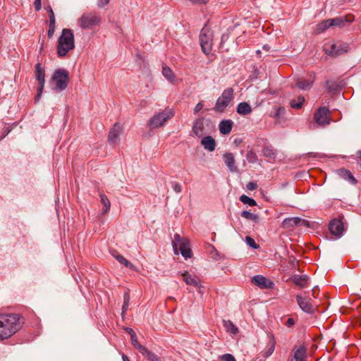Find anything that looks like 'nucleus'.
<instances>
[{
	"instance_id": "nucleus-36",
	"label": "nucleus",
	"mask_w": 361,
	"mask_h": 361,
	"mask_svg": "<svg viewBox=\"0 0 361 361\" xmlns=\"http://www.w3.org/2000/svg\"><path fill=\"white\" fill-rule=\"evenodd\" d=\"M224 326L225 327L227 332L236 334L238 332V328L231 321H224Z\"/></svg>"
},
{
	"instance_id": "nucleus-13",
	"label": "nucleus",
	"mask_w": 361,
	"mask_h": 361,
	"mask_svg": "<svg viewBox=\"0 0 361 361\" xmlns=\"http://www.w3.org/2000/svg\"><path fill=\"white\" fill-rule=\"evenodd\" d=\"M296 300L298 305L304 312L307 313H312L313 312V305L311 298L298 295Z\"/></svg>"
},
{
	"instance_id": "nucleus-26",
	"label": "nucleus",
	"mask_w": 361,
	"mask_h": 361,
	"mask_svg": "<svg viewBox=\"0 0 361 361\" xmlns=\"http://www.w3.org/2000/svg\"><path fill=\"white\" fill-rule=\"evenodd\" d=\"M204 127L203 118L197 119L195 121V122L194 123V125L192 127V130H193L194 133L198 137H202L204 134Z\"/></svg>"
},
{
	"instance_id": "nucleus-47",
	"label": "nucleus",
	"mask_w": 361,
	"mask_h": 361,
	"mask_svg": "<svg viewBox=\"0 0 361 361\" xmlns=\"http://www.w3.org/2000/svg\"><path fill=\"white\" fill-rule=\"evenodd\" d=\"M257 184L255 182H249L246 185V188L248 190H254L257 189Z\"/></svg>"
},
{
	"instance_id": "nucleus-41",
	"label": "nucleus",
	"mask_w": 361,
	"mask_h": 361,
	"mask_svg": "<svg viewBox=\"0 0 361 361\" xmlns=\"http://www.w3.org/2000/svg\"><path fill=\"white\" fill-rule=\"evenodd\" d=\"M240 200L242 202H243L244 204H249L250 206H255L257 204L255 200L249 197L248 196L245 195H243L240 196Z\"/></svg>"
},
{
	"instance_id": "nucleus-38",
	"label": "nucleus",
	"mask_w": 361,
	"mask_h": 361,
	"mask_svg": "<svg viewBox=\"0 0 361 361\" xmlns=\"http://www.w3.org/2000/svg\"><path fill=\"white\" fill-rule=\"evenodd\" d=\"M114 257L119 263L123 264L126 267L133 269V267H134L133 265L128 260H127L123 256H122L121 255H116Z\"/></svg>"
},
{
	"instance_id": "nucleus-20",
	"label": "nucleus",
	"mask_w": 361,
	"mask_h": 361,
	"mask_svg": "<svg viewBox=\"0 0 361 361\" xmlns=\"http://www.w3.org/2000/svg\"><path fill=\"white\" fill-rule=\"evenodd\" d=\"M162 74L166 79H167L170 82L173 84L178 83V78L176 75L174 74L173 71L169 66H163L162 67Z\"/></svg>"
},
{
	"instance_id": "nucleus-44",
	"label": "nucleus",
	"mask_w": 361,
	"mask_h": 361,
	"mask_svg": "<svg viewBox=\"0 0 361 361\" xmlns=\"http://www.w3.org/2000/svg\"><path fill=\"white\" fill-rule=\"evenodd\" d=\"M190 2H191L192 4L199 5V6H203L207 5L209 0H188Z\"/></svg>"
},
{
	"instance_id": "nucleus-28",
	"label": "nucleus",
	"mask_w": 361,
	"mask_h": 361,
	"mask_svg": "<svg viewBox=\"0 0 361 361\" xmlns=\"http://www.w3.org/2000/svg\"><path fill=\"white\" fill-rule=\"evenodd\" d=\"M78 24L82 29L89 28L90 26V14L89 13H84L78 18Z\"/></svg>"
},
{
	"instance_id": "nucleus-46",
	"label": "nucleus",
	"mask_w": 361,
	"mask_h": 361,
	"mask_svg": "<svg viewBox=\"0 0 361 361\" xmlns=\"http://www.w3.org/2000/svg\"><path fill=\"white\" fill-rule=\"evenodd\" d=\"M298 226L309 227L310 222L305 219H302L298 217Z\"/></svg>"
},
{
	"instance_id": "nucleus-2",
	"label": "nucleus",
	"mask_w": 361,
	"mask_h": 361,
	"mask_svg": "<svg viewBox=\"0 0 361 361\" xmlns=\"http://www.w3.org/2000/svg\"><path fill=\"white\" fill-rule=\"evenodd\" d=\"M74 48L75 39L73 30L68 28L63 29L57 40L56 52L58 56L64 57Z\"/></svg>"
},
{
	"instance_id": "nucleus-59",
	"label": "nucleus",
	"mask_w": 361,
	"mask_h": 361,
	"mask_svg": "<svg viewBox=\"0 0 361 361\" xmlns=\"http://www.w3.org/2000/svg\"><path fill=\"white\" fill-rule=\"evenodd\" d=\"M357 157L360 159H361V150H360V151H358V152H357Z\"/></svg>"
},
{
	"instance_id": "nucleus-7",
	"label": "nucleus",
	"mask_w": 361,
	"mask_h": 361,
	"mask_svg": "<svg viewBox=\"0 0 361 361\" xmlns=\"http://www.w3.org/2000/svg\"><path fill=\"white\" fill-rule=\"evenodd\" d=\"M68 80V72L65 69H57L52 76V81L55 84L54 89L59 91L66 88Z\"/></svg>"
},
{
	"instance_id": "nucleus-9",
	"label": "nucleus",
	"mask_w": 361,
	"mask_h": 361,
	"mask_svg": "<svg viewBox=\"0 0 361 361\" xmlns=\"http://www.w3.org/2000/svg\"><path fill=\"white\" fill-rule=\"evenodd\" d=\"M314 120L319 126L329 125L331 122L329 110L325 106L319 108L314 115Z\"/></svg>"
},
{
	"instance_id": "nucleus-58",
	"label": "nucleus",
	"mask_w": 361,
	"mask_h": 361,
	"mask_svg": "<svg viewBox=\"0 0 361 361\" xmlns=\"http://www.w3.org/2000/svg\"><path fill=\"white\" fill-rule=\"evenodd\" d=\"M263 49H264L265 51H268L270 49V47L269 45H267V44H265V45L263 46Z\"/></svg>"
},
{
	"instance_id": "nucleus-33",
	"label": "nucleus",
	"mask_w": 361,
	"mask_h": 361,
	"mask_svg": "<svg viewBox=\"0 0 361 361\" xmlns=\"http://www.w3.org/2000/svg\"><path fill=\"white\" fill-rule=\"evenodd\" d=\"M314 80H305V79H299L296 83V87H298L299 89L305 90L310 89L312 84H313Z\"/></svg>"
},
{
	"instance_id": "nucleus-57",
	"label": "nucleus",
	"mask_w": 361,
	"mask_h": 361,
	"mask_svg": "<svg viewBox=\"0 0 361 361\" xmlns=\"http://www.w3.org/2000/svg\"><path fill=\"white\" fill-rule=\"evenodd\" d=\"M122 359L123 361H130L128 357L124 354L122 355Z\"/></svg>"
},
{
	"instance_id": "nucleus-40",
	"label": "nucleus",
	"mask_w": 361,
	"mask_h": 361,
	"mask_svg": "<svg viewBox=\"0 0 361 361\" xmlns=\"http://www.w3.org/2000/svg\"><path fill=\"white\" fill-rule=\"evenodd\" d=\"M241 216L245 219H250L255 222H257L259 219V217L257 214H252L248 211H243L241 213Z\"/></svg>"
},
{
	"instance_id": "nucleus-55",
	"label": "nucleus",
	"mask_w": 361,
	"mask_h": 361,
	"mask_svg": "<svg viewBox=\"0 0 361 361\" xmlns=\"http://www.w3.org/2000/svg\"><path fill=\"white\" fill-rule=\"evenodd\" d=\"M286 324L288 327H290L295 324V321L293 318H288Z\"/></svg>"
},
{
	"instance_id": "nucleus-51",
	"label": "nucleus",
	"mask_w": 361,
	"mask_h": 361,
	"mask_svg": "<svg viewBox=\"0 0 361 361\" xmlns=\"http://www.w3.org/2000/svg\"><path fill=\"white\" fill-rule=\"evenodd\" d=\"M128 305H129V299L128 298H125V300H124V302H123V307H122V310H123V314H124L128 308Z\"/></svg>"
},
{
	"instance_id": "nucleus-42",
	"label": "nucleus",
	"mask_w": 361,
	"mask_h": 361,
	"mask_svg": "<svg viewBox=\"0 0 361 361\" xmlns=\"http://www.w3.org/2000/svg\"><path fill=\"white\" fill-rule=\"evenodd\" d=\"M219 359L221 361H236L234 356L229 353H226V354L221 355L219 357Z\"/></svg>"
},
{
	"instance_id": "nucleus-29",
	"label": "nucleus",
	"mask_w": 361,
	"mask_h": 361,
	"mask_svg": "<svg viewBox=\"0 0 361 361\" xmlns=\"http://www.w3.org/2000/svg\"><path fill=\"white\" fill-rule=\"evenodd\" d=\"M329 27H331L330 19L324 20L317 25L314 32L316 34H320L326 31Z\"/></svg>"
},
{
	"instance_id": "nucleus-12",
	"label": "nucleus",
	"mask_w": 361,
	"mask_h": 361,
	"mask_svg": "<svg viewBox=\"0 0 361 361\" xmlns=\"http://www.w3.org/2000/svg\"><path fill=\"white\" fill-rule=\"evenodd\" d=\"M252 283L260 288H272L274 283L262 275L255 276L252 279Z\"/></svg>"
},
{
	"instance_id": "nucleus-43",
	"label": "nucleus",
	"mask_w": 361,
	"mask_h": 361,
	"mask_svg": "<svg viewBox=\"0 0 361 361\" xmlns=\"http://www.w3.org/2000/svg\"><path fill=\"white\" fill-rule=\"evenodd\" d=\"M245 241H246V243L251 247L252 248H257L258 246L256 244L255 240L250 237V236H246L245 238Z\"/></svg>"
},
{
	"instance_id": "nucleus-32",
	"label": "nucleus",
	"mask_w": 361,
	"mask_h": 361,
	"mask_svg": "<svg viewBox=\"0 0 361 361\" xmlns=\"http://www.w3.org/2000/svg\"><path fill=\"white\" fill-rule=\"evenodd\" d=\"M131 343L133 345L140 351V353L143 355L145 353H147V350H148L147 348H145L144 345H141L137 338L136 334L133 333L131 336Z\"/></svg>"
},
{
	"instance_id": "nucleus-10",
	"label": "nucleus",
	"mask_w": 361,
	"mask_h": 361,
	"mask_svg": "<svg viewBox=\"0 0 361 361\" xmlns=\"http://www.w3.org/2000/svg\"><path fill=\"white\" fill-rule=\"evenodd\" d=\"M123 126L119 123H116L113 127L111 128L108 140L111 144L116 145L119 140V136L123 133Z\"/></svg>"
},
{
	"instance_id": "nucleus-52",
	"label": "nucleus",
	"mask_w": 361,
	"mask_h": 361,
	"mask_svg": "<svg viewBox=\"0 0 361 361\" xmlns=\"http://www.w3.org/2000/svg\"><path fill=\"white\" fill-rule=\"evenodd\" d=\"M92 25L98 24L100 22V18L97 16H92Z\"/></svg>"
},
{
	"instance_id": "nucleus-31",
	"label": "nucleus",
	"mask_w": 361,
	"mask_h": 361,
	"mask_svg": "<svg viewBox=\"0 0 361 361\" xmlns=\"http://www.w3.org/2000/svg\"><path fill=\"white\" fill-rule=\"evenodd\" d=\"M237 112L240 115H247L252 112L250 105L247 102H241L238 105Z\"/></svg>"
},
{
	"instance_id": "nucleus-60",
	"label": "nucleus",
	"mask_w": 361,
	"mask_h": 361,
	"mask_svg": "<svg viewBox=\"0 0 361 361\" xmlns=\"http://www.w3.org/2000/svg\"><path fill=\"white\" fill-rule=\"evenodd\" d=\"M260 53H261V51H260L259 50H257V54H259Z\"/></svg>"
},
{
	"instance_id": "nucleus-18",
	"label": "nucleus",
	"mask_w": 361,
	"mask_h": 361,
	"mask_svg": "<svg viewBox=\"0 0 361 361\" xmlns=\"http://www.w3.org/2000/svg\"><path fill=\"white\" fill-rule=\"evenodd\" d=\"M285 113L286 110L283 107L276 106L274 107V111L270 113L269 116L274 118L276 123H281L284 121Z\"/></svg>"
},
{
	"instance_id": "nucleus-45",
	"label": "nucleus",
	"mask_w": 361,
	"mask_h": 361,
	"mask_svg": "<svg viewBox=\"0 0 361 361\" xmlns=\"http://www.w3.org/2000/svg\"><path fill=\"white\" fill-rule=\"evenodd\" d=\"M247 158L250 162H254L257 160V155L255 154V152L250 151L248 152Z\"/></svg>"
},
{
	"instance_id": "nucleus-49",
	"label": "nucleus",
	"mask_w": 361,
	"mask_h": 361,
	"mask_svg": "<svg viewBox=\"0 0 361 361\" xmlns=\"http://www.w3.org/2000/svg\"><path fill=\"white\" fill-rule=\"evenodd\" d=\"M44 85V84L39 83V87L37 88V95L36 97L37 100H38L39 99L41 94L42 93Z\"/></svg>"
},
{
	"instance_id": "nucleus-24",
	"label": "nucleus",
	"mask_w": 361,
	"mask_h": 361,
	"mask_svg": "<svg viewBox=\"0 0 361 361\" xmlns=\"http://www.w3.org/2000/svg\"><path fill=\"white\" fill-rule=\"evenodd\" d=\"M337 173L341 178L348 180L351 184H355L357 183L356 179L355 178V177L353 176L350 171L344 169H341L338 170Z\"/></svg>"
},
{
	"instance_id": "nucleus-56",
	"label": "nucleus",
	"mask_w": 361,
	"mask_h": 361,
	"mask_svg": "<svg viewBox=\"0 0 361 361\" xmlns=\"http://www.w3.org/2000/svg\"><path fill=\"white\" fill-rule=\"evenodd\" d=\"M126 331L130 334V337L132 336L133 333H135L132 329L127 328Z\"/></svg>"
},
{
	"instance_id": "nucleus-15",
	"label": "nucleus",
	"mask_w": 361,
	"mask_h": 361,
	"mask_svg": "<svg viewBox=\"0 0 361 361\" xmlns=\"http://www.w3.org/2000/svg\"><path fill=\"white\" fill-rule=\"evenodd\" d=\"M47 10L49 13V24L47 35L49 38H51L55 32L56 29V19L53 9L50 6L47 7Z\"/></svg>"
},
{
	"instance_id": "nucleus-22",
	"label": "nucleus",
	"mask_w": 361,
	"mask_h": 361,
	"mask_svg": "<svg viewBox=\"0 0 361 361\" xmlns=\"http://www.w3.org/2000/svg\"><path fill=\"white\" fill-rule=\"evenodd\" d=\"M201 144L204 148L209 152H213L216 147V142L211 136H206L201 140Z\"/></svg>"
},
{
	"instance_id": "nucleus-11",
	"label": "nucleus",
	"mask_w": 361,
	"mask_h": 361,
	"mask_svg": "<svg viewBox=\"0 0 361 361\" xmlns=\"http://www.w3.org/2000/svg\"><path fill=\"white\" fill-rule=\"evenodd\" d=\"M355 20V17L353 14L348 13L345 16L336 17L330 19L331 23V27H343L346 23H353Z\"/></svg>"
},
{
	"instance_id": "nucleus-14",
	"label": "nucleus",
	"mask_w": 361,
	"mask_h": 361,
	"mask_svg": "<svg viewBox=\"0 0 361 361\" xmlns=\"http://www.w3.org/2000/svg\"><path fill=\"white\" fill-rule=\"evenodd\" d=\"M330 232L336 236H340L343 232V225L341 221L338 219H333L329 223Z\"/></svg>"
},
{
	"instance_id": "nucleus-3",
	"label": "nucleus",
	"mask_w": 361,
	"mask_h": 361,
	"mask_svg": "<svg viewBox=\"0 0 361 361\" xmlns=\"http://www.w3.org/2000/svg\"><path fill=\"white\" fill-rule=\"evenodd\" d=\"M214 34L212 30L207 26H204L200 32V43L202 52L208 56L213 47Z\"/></svg>"
},
{
	"instance_id": "nucleus-37",
	"label": "nucleus",
	"mask_w": 361,
	"mask_h": 361,
	"mask_svg": "<svg viewBox=\"0 0 361 361\" xmlns=\"http://www.w3.org/2000/svg\"><path fill=\"white\" fill-rule=\"evenodd\" d=\"M305 101L304 97L300 96L296 99H292L290 102V105L293 109H300L302 108Z\"/></svg>"
},
{
	"instance_id": "nucleus-1",
	"label": "nucleus",
	"mask_w": 361,
	"mask_h": 361,
	"mask_svg": "<svg viewBox=\"0 0 361 361\" xmlns=\"http://www.w3.org/2000/svg\"><path fill=\"white\" fill-rule=\"evenodd\" d=\"M23 325V319L19 314H0V341L12 337Z\"/></svg>"
},
{
	"instance_id": "nucleus-53",
	"label": "nucleus",
	"mask_w": 361,
	"mask_h": 361,
	"mask_svg": "<svg viewBox=\"0 0 361 361\" xmlns=\"http://www.w3.org/2000/svg\"><path fill=\"white\" fill-rule=\"evenodd\" d=\"M202 108H203V104L202 102H199L198 104H197L194 109L195 114H197L199 111H200L202 109Z\"/></svg>"
},
{
	"instance_id": "nucleus-6",
	"label": "nucleus",
	"mask_w": 361,
	"mask_h": 361,
	"mask_svg": "<svg viewBox=\"0 0 361 361\" xmlns=\"http://www.w3.org/2000/svg\"><path fill=\"white\" fill-rule=\"evenodd\" d=\"M233 99V90L232 88L226 89L221 95L218 98L215 106L214 111L217 112H224L226 109L231 104Z\"/></svg>"
},
{
	"instance_id": "nucleus-23",
	"label": "nucleus",
	"mask_w": 361,
	"mask_h": 361,
	"mask_svg": "<svg viewBox=\"0 0 361 361\" xmlns=\"http://www.w3.org/2000/svg\"><path fill=\"white\" fill-rule=\"evenodd\" d=\"M295 361H305L306 358V348L304 345H300L294 348Z\"/></svg>"
},
{
	"instance_id": "nucleus-30",
	"label": "nucleus",
	"mask_w": 361,
	"mask_h": 361,
	"mask_svg": "<svg viewBox=\"0 0 361 361\" xmlns=\"http://www.w3.org/2000/svg\"><path fill=\"white\" fill-rule=\"evenodd\" d=\"M35 77L39 83L44 84L45 82V72L44 68L39 63L35 66Z\"/></svg>"
},
{
	"instance_id": "nucleus-16",
	"label": "nucleus",
	"mask_w": 361,
	"mask_h": 361,
	"mask_svg": "<svg viewBox=\"0 0 361 361\" xmlns=\"http://www.w3.org/2000/svg\"><path fill=\"white\" fill-rule=\"evenodd\" d=\"M269 338H270V339H269L267 346L261 352L262 356L264 358H267L269 356H271L275 350V346H276L275 338H274V335H272V334L269 336Z\"/></svg>"
},
{
	"instance_id": "nucleus-48",
	"label": "nucleus",
	"mask_w": 361,
	"mask_h": 361,
	"mask_svg": "<svg viewBox=\"0 0 361 361\" xmlns=\"http://www.w3.org/2000/svg\"><path fill=\"white\" fill-rule=\"evenodd\" d=\"M173 189L177 193H180L182 191V187L180 184L177 182L173 183Z\"/></svg>"
},
{
	"instance_id": "nucleus-50",
	"label": "nucleus",
	"mask_w": 361,
	"mask_h": 361,
	"mask_svg": "<svg viewBox=\"0 0 361 361\" xmlns=\"http://www.w3.org/2000/svg\"><path fill=\"white\" fill-rule=\"evenodd\" d=\"M34 6L36 11H39L42 8L41 0H35Z\"/></svg>"
},
{
	"instance_id": "nucleus-25",
	"label": "nucleus",
	"mask_w": 361,
	"mask_h": 361,
	"mask_svg": "<svg viewBox=\"0 0 361 361\" xmlns=\"http://www.w3.org/2000/svg\"><path fill=\"white\" fill-rule=\"evenodd\" d=\"M224 161L231 171L233 172L236 170L235 165V159L232 153L228 152L224 154Z\"/></svg>"
},
{
	"instance_id": "nucleus-21",
	"label": "nucleus",
	"mask_w": 361,
	"mask_h": 361,
	"mask_svg": "<svg viewBox=\"0 0 361 361\" xmlns=\"http://www.w3.org/2000/svg\"><path fill=\"white\" fill-rule=\"evenodd\" d=\"M233 126V122L231 120H224L219 123V131L223 135H228L232 130Z\"/></svg>"
},
{
	"instance_id": "nucleus-35",
	"label": "nucleus",
	"mask_w": 361,
	"mask_h": 361,
	"mask_svg": "<svg viewBox=\"0 0 361 361\" xmlns=\"http://www.w3.org/2000/svg\"><path fill=\"white\" fill-rule=\"evenodd\" d=\"M100 196V201L102 204L104 205V208L102 209L103 213L106 214L107 213L111 207V203L109 200V198L102 192L99 194Z\"/></svg>"
},
{
	"instance_id": "nucleus-39",
	"label": "nucleus",
	"mask_w": 361,
	"mask_h": 361,
	"mask_svg": "<svg viewBox=\"0 0 361 361\" xmlns=\"http://www.w3.org/2000/svg\"><path fill=\"white\" fill-rule=\"evenodd\" d=\"M149 361H162L161 359L154 353L147 350L144 355Z\"/></svg>"
},
{
	"instance_id": "nucleus-5",
	"label": "nucleus",
	"mask_w": 361,
	"mask_h": 361,
	"mask_svg": "<svg viewBox=\"0 0 361 361\" xmlns=\"http://www.w3.org/2000/svg\"><path fill=\"white\" fill-rule=\"evenodd\" d=\"M174 116V111L169 108L165 109L161 112L155 114L149 121L151 128H157L163 126L168 120Z\"/></svg>"
},
{
	"instance_id": "nucleus-54",
	"label": "nucleus",
	"mask_w": 361,
	"mask_h": 361,
	"mask_svg": "<svg viewBox=\"0 0 361 361\" xmlns=\"http://www.w3.org/2000/svg\"><path fill=\"white\" fill-rule=\"evenodd\" d=\"M109 2V0H98V6L100 7H104L107 5Z\"/></svg>"
},
{
	"instance_id": "nucleus-19",
	"label": "nucleus",
	"mask_w": 361,
	"mask_h": 361,
	"mask_svg": "<svg viewBox=\"0 0 361 361\" xmlns=\"http://www.w3.org/2000/svg\"><path fill=\"white\" fill-rule=\"evenodd\" d=\"M293 282L300 288H304L309 285V279L307 275H295L292 277Z\"/></svg>"
},
{
	"instance_id": "nucleus-17",
	"label": "nucleus",
	"mask_w": 361,
	"mask_h": 361,
	"mask_svg": "<svg viewBox=\"0 0 361 361\" xmlns=\"http://www.w3.org/2000/svg\"><path fill=\"white\" fill-rule=\"evenodd\" d=\"M183 280L187 285L198 287L200 280L196 275H191L188 271H185L182 274Z\"/></svg>"
},
{
	"instance_id": "nucleus-8",
	"label": "nucleus",
	"mask_w": 361,
	"mask_h": 361,
	"mask_svg": "<svg viewBox=\"0 0 361 361\" xmlns=\"http://www.w3.org/2000/svg\"><path fill=\"white\" fill-rule=\"evenodd\" d=\"M323 51L326 54L336 57L346 53L348 51V45L347 44H335L329 42L324 44Z\"/></svg>"
},
{
	"instance_id": "nucleus-27",
	"label": "nucleus",
	"mask_w": 361,
	"mask_h": 361,
	"mask_svg": "<svg viewBox=\"0 0 361 361\" xmlns=\"http://www.w3.org/2000/svg\"><path fill=\"white\" fill-rule=\"evenodd\" d=\"M298 217H289L285 219L282 222V228L285 229H292L298 226Z\"/></svg>"
},
{
	"instance_id": "nucleus-34",
	"label": "nucleus",
	"mask_w": 361,
	"mask_h": 361,
	"mask_svg": "<svg viewBox=\"0 0 361 361\" xmlns=\"http://www.w3.org/2000/svg\"><path fill=\"white\" fill-rule=\"evenodd\" d=\"M262 153L264 157L269 160H274L276 158V151L271 146H266L262 149Z\"/></svg>"
},
{
	"instance_id": "nucleus-4",
	"label": "nucleus",
	"mask_w": 361,
	"mask_h": 361,
	"mask_svg": "<svg viewBox=\"0 0 361 361\" xmlns=\"http://www.w3.org/2000/svg\"><path fill=\"white\" fill-rule=\"evenodd\" d=\"M179 247V250L183 257L187 259L192 257V253L190 247V241L187 238H182L180 235L175 234L173 240V247L176 254H178L177 247Z\"/></svg>"
}]
</instances>
